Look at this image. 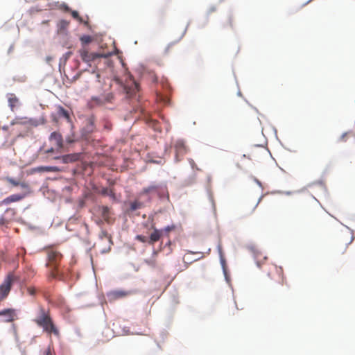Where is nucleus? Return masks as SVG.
Here are the masks:
<instances>
[{"mask_svg": "<svg viewBox=\"0 0 355 355\" xmlns=\"http://www.w3.org/2000/svg\"><path fill=\"white\" fill-rule=\"evenodd\" d=\"M0 223H1V224H2V225H3V224L6 223V220L4 219V218H3V217H2V218L0 219Z\"/></svg>", "mask_w": 355, "mask_h": 355, "instance_id": "nucleus-37", "label": "nucleus"}, {"mask_svg": "<svg viewBox=\"0 0 355 355\" xmlns=\"http://www.w3.org/2000/svg\"><path fill=\"white\" fill-rule=\"evenodd\" d=\"M174 148L175 151V159L177 162H180L187 152V147L184 141L178 140L175 142Z\"/></svg>", "mask_w": 355, "mask_h": 355, "instance_id": "nucleus-9", "label": "nucleus"}, {"mask_svg": "<svg viewBox=\"0 0 355 355\" xmlns=\"http://www.w3.org/2000/svg\"><path fill=\"white\" fill-rule=\"evenodd\" d=\"M5 214H10L12 217H13L16 214V211L13 208H8L6 210Z\"/></svg>", "mask_w": 355, "mask_h": 355, "instance_id": "nucleus-31", "label": "nucleus"}, {"mask_svg": "<svg viewBox=\"0 0 355 355\" xmlns=\"http://www.w3.org/2000/svg\"><path fill=\"white\" fill-rule=\"evenodd\" d=\"M17 279L13 272L8 273L0 285V302L4 300L9 295L12 284Z\"/></svg>", "mask_w": 355, "mask_h": 355, "instance_id": "nucleus-5", "label": "nucleus"}, {"mask_svg": "<svg viewBox=\"0 0 355 355\" xmlns=\"http://www.w3.org/2000/svg\"><path fill=\"white\" fill-rule=\"evenodd\" d=\"M36 288L33 286H29L27 288V293L28 295L31 296H35L36 294Z\"/></svg>", "mask_w": 355, "mask_h": 355, "instance_id": "nucleus-28", "label": "nucleus"}, {"mask_svg": "<svg viewBox=\"0 0 355 355\" xmlns=\"http://www.w3.org/2000/svg\"><path fill=\"white\" fill-rule=\"evenodd\" d=\"M145 261L147 264H148L150 266L155 267L156 266V260L155 259L146 260Z\"/></svg>", "mask_w": 355, "mask_h": 355, "instance_id": "nucleus-34", "label": "nucleus"}, {"mask_svg": "<svg viewBox=\"0 0 355 355\" xmlns=\"http://www.w3.org/2000/svg\"><path fill=\"white\" fill-rule=\"evenodd\" d=\"M22 189H24L26 192L25 193L28 194L30 193V188H29V185L25 182H19V185Z\"/></svg>", "mask_w": 355, "mask_h": 355, "instance_id": "nucleus-26", "label": "nucleus"}, {"mask_svg": "<svg viewBox=\"0 0 355 355\" xmlns=\"http://www.w3.org/2000/svg\"><path fill=\"white\" fill-rule=\"evenodd\" d=\"M114 96L112 92L103 94L99 96H93L88 101L87 105L90 109H94L96 107L104 106L107 103H113Z\"/></svg>", "mask_w": 355, "mask_h": 355, "instance_id": "nucleus-4", "label": "nucleus"}, {"mask_svg": "<svg viewBox=\"0 0 355 355\" xmlns=\"http://www.w3.org/2000/svg\"><path fill=\"white\" fill-rule=\"evenodd\" d=\"M132 293L133 292L131 291L114 290L109 291L107 293V297L110 302H114L115 300L126 297Z\"/></svg>", "mask_w": 355, "mask_h": 355, "instance_id": "nucleus-7", "label": "nucleus"}, {"mask_svg": "<svg viewBox=\"0 0 355 355\" xmlns=\"http://www.w3.org/2000/svg\"><path fill=\"white\" fill-rule=\"evenodd\" d=\"M33 321L47 334L60 336V331L51 318L49 309L42 306H39L37 315Z\"/></svg>", "mask_w": 355, "mask_h": 355, "instance_id": "nucleus-1", "label": "nucleus"}, {"mask_svg": "<svg viewBox=\"0 0 355 355\" xmlns=\"http://www.w3.org/2000/svg\"><path fill=\"white\" fill-rule=\"evenodd\" d=\"M49 140L51 142H54L58 149L63 148V139L60 132H53L49 137Z\"/></svg>", "mask_w": 355, "mask_h": 355, "instance_id": "nucleus-13", "label": "nucleus"}, {"mask_svg": "<svg viewBox=\"0 0 355 355\" xmlns=\"http://www.w3.org/2000/svg\"><path fill=\"white\" fill-rule=\"evenodd\" d=\"M59 168L57 166H39L34 168L36 172H58Z\"/></svg>", "mask_w": 355, "mask_h": 355, "instance_id": "nucleus-21", "label": "nucleus"}, {"mask_svg": "<svg viewBox=\"0 0 355 355\" xmlns=\"http://www.w3.org/2000/svg\"><path fill=\"white\" fill-rule=\"evenodd\" d=\"M7 96H8V105H9L11 110L13 111L15 107L19 103V99L14 94H8Z\"/></svg>", "mask_w": 355, "mask_h": 355, "instance_id": "nucleus-20", "label": "nucleus"}, {"mask_svg": "<svg viewBox=\"0 0 355 355\" xmlns=\"http://www.w3.org/2000/svg\"><path fill=\"white\" fill-rule=\"evenodd\" d=\"M8 181L11 184H12L13 186L15 187H17V186H19V182L12 179V178H8Z\"/></svg>", "mask_w": 355, "mask_h": 355, "instance_id": "nucleus-33", "label": "nucleus"}, {"mask_svg": "<svg viewBox=\"0 0 355 355\" xmlns=\"http://www.w3.org/2000/svg\"><path fill=\"white\" fill-rule=\"evenodd\" d=\"M252 250L254 254V259L257 262V265L259 268L261 267V261L266 260L267 258L263 253L255 248H252Z\"/></svg>", "mask_w": 355, "mask_h": 355, "instance_id": "nucleus-17", "label": "nucleus"}, {"mask_svg": "<svg viewBox=\"0 0 355 355\" xmlns=\"http://www.w3.org/2000/svg\"><path fill=\"white\" fill-rule=\"evenodd\" d=\"M124 90L128 98H133L139 91V85L136 82L133 81L130 86L125 85Z\"/></svg>", "mask_w": 355, "mask_h": 355, "instance_id": "nucleus-12", "label": "nucleus"}, {"mask_svg": "<svg viewBox=\"0 0 355 355\" xmlns=\"http://www.w3.org/2000/svg\"><path fill=\"white\" fill-rule=\"evenodd\" d=\"M0 317H3V321L5 322H12L17 319L16 310L11 308L0 311Z\"/></svg>", "mask_w": 355, "mask_h": 355, "instance_id": "nucleus-8", "label": "nucleus"}, {"mask_svg": "<svg viewBox=\"0 0 355 355\" xmlns=\"http://www.w3.org/2000/svg\"><path fill=\"white\" fill-rule=\"evenodd\" d=\"M53 151H54V149H53V148H49V149L46 150V153H53Z\"/></svg>", "mask_w": 355, "mask_h": 355, "instance_id": "nucleus-38", "label": "nucleus"}, {"mask_svg": "<svg viewBox=\"0 0 355 355\" xmlns=\"http://www.w3.org/2000/svg\"><path fill=\"white\" fill-rule=\"evenodd\" d=\"M112 193V191L108 189L107 188L103 189L102 190V194H103V195H111Z\"/></svg>", "mask_w": 355, "mask_h": 355, "instance_id": "nucleus-36", "label": "nucleus"}, {"mask_svg": "<svg viewBox=\"0 0 355 355\" xmlns=\"http://www.w3.org/2000/svg\"><path fill=\"white\" fill-rule=\"evenodd\" d=\"M67 142L70 144V143L73 142V140L72 139H71L70 137H68V138H67Z\"/></svg>", "mask_w": 355, "mask_h": 355, "instance_id": "nucleus-40", "label": "nucleus"}, {"mask_svg": "<svg viewBox=\"0 0 355 355\" xmlns=\"http://www.w3.org/2000/svg\"><path fill=\"white\" fill-rule=\"evenodd\" d=\"M135 239L141 243H146L148 241V239L143 235H137Z\"/></svg>", "mask_w": 355, "mask_h": 355, "instance_id": "nucleus-29", "label": "nucleus"}, {"mask_svg": "<svg viewBox=\"0 0 355 355\" xmlns=\"http://www.w3.org/2000/svg\"><path fill=\"white\" fill-rule=\"evenodd\" d=\"M57 115L59 117H63L67 120V121L71 122V117L69 113L67 110H66L62 106H58L57 107Z\"/></svg>", "mask_w": 355, "mask_h": 355, "instance_id": "nucleus-19", "label": "nucleus"}, {"mask_svg": "<svg viewBox=\"0 0 355 355\" xmlns=\"http://www.w3.org/2000/svg\"><path fill=\"white\" fill-rule=\"evenodd\" d=\"M143 207L144 204L138 200H135L130 203V210L131 211H135L142 208Z\"/></svg>", "mask_w": 355, "mask_h": 355, "instance_id": "nucleus-22", "label": "nucleus"}, {"mask_svg": "<svg viewBox=\"0 0 355 355\" xmlns=\"http://www.w3.org/2000/svg\"><path fill=\"white\" fill-rule=\"evenodd\" d=\"M44 355H53L52 349L50 347H48L44 351Z\"/></svg>", "mask_w": 355, "mask_h": 355, "instance_id": "nucleus-35", "label": "nucleus"}, {"mask_svg": "<svg viewBox=\"0 0 355 355\" xmlns=\"http://www.w3.org/2000/svg\"><path fill=\"white\" fill-rule=\"evenodd\" d=\"M164 191L158 184H152L148 187H145L140 192L139 195H147L149 193H156L159 198L162 197Z\"/></svg>", "mask_w": 355, "mask_h": 355, "instance_id": "nucleus-10", "label": "nucleus"}, {"mask_svg": "<svg viewBox=\"0 0 355 355\" xmlns=\"http://www.w3.org/2000/svg\"><path fill=\"white\" fill-rule=\"evenodd\" d=\"M189 163L191 164V166H192L193 168H194V166H195V165H196V164H195V163H194V161H193V159H190V160H189Z\"/></svg>", "mask_w": 355, "mask_h": 355, "instance_id": "nucleus-39", "label": "nucleus"}, {"mask_svg": "<svg viewBox=\"0 0 355 355\" xmlns=\"http://www.w3.org/2000/svg\"><path fill=\"white\" fill-rule=\"evenodd\" d=\"M258 204H259V201L257 202L254 205H252V206H250V207H248L246 206V207H245L246 214H252V212H254V211L256 209V207H257Z\"/></svg>", "mask_w": 355, "mask_h": 355, "instance_id": "nucleus-25", "label": "nucleus"}, {"mask_svg": "<svg viewBox=\"0 0 355 355\" xmlns=\"http://www.w3.org/2000/svg\"><path fill=\"white\" fill-rule=\"evenodd\" d=\"M263 271L266 272L268 277L279 284L284 285L286 284L284 276V271L282 267L277 266L273 263H266Z\"/></svg>", "mask_w": 355, "mask_h": 355, "instance_id": "nucleus-3", "label": "nucleus"}, {"mask_svg": "<svg viewBox=\"0 0 355 355\" xmlns=\"http://www.w3.org/2000/svg\"><path fill=\"white\" fill-rule=\"evenodd\" d=\"M80 40L83 44H87L92 41V37L89 35H83Z\"/></svg>", "mask_w": 355, "mask_h": 355, "instance_id": "nucleus-23", "label": "nucleus"}, {"mask_svg": "<svg viewBox=\"0 0 355 355\" xmlns=\"http://www.w3.org/2000/svg\"><path fill=\"white\" fill-rule=\"evenodd\" d=\"M26 196V193H18L10 195L0 202V206L8 205L12 202H19L24 199Z\"/></svg>", "mask_w": 355, "mask_h": 355, "instance_id": "nucleus-11", "label": "nucleus"}, {"mask_svg": "<svg viewBox=\"0 0 355 355\" xmlns=\"http://www.w3.org/2000/svg\"><path fill=\"white\" fill-rule=\"evenodd\" d=\"M79 55L83 62L91 65L92 62L101 58H107L110 53H98L89 52L86 47H83L78 51Z\"/></svg>", "mask_w": 355, "mask_h": 355, "instance_id": "nucleus-6", "label": "nucleus"}, {"mask_svg": "<svg viewBox=\"0 0 355 355\" xmlns=\"http://www.w3.org/2000/svg\"><path fill=\"white\" fill-rule=\"evenodd\" d=\"M175 229V225H168L166 227H164L163 230H161L160 231H162V234H165L167 236H168V233Z\"/></svg>", "mask_w": 355, "mask_h": 355, "instance_id": "nucleus-24", "label": "nucleus"}, {"mask_svg": "<svg viewBox=\"0 0 355 355\" xmlns=\"http://www.w3.org/2000/svg\"><path fill=\"white\" fill-rule=\"evenodd\" d=\"M200 254V252H193L191 251H189L184 257V261H186V260L190 261V259L189 258V255L191 254Z\"/></svg>", "mask_w": 355, "mask_h": 355, "instance_id": "nucleus-32", "label": "nucleus"}, {"mask_svg": "<svg viewBox=\"0 0 355 355\" xmlns=\"http://www.w3.org/2000/svg\"><path fill=\"white\" fill-rule=\"evenodd\" d=\"M105 128H108V129H110V127H108V125H106Z\"/></svg>", "mask_w": 355, "mask_h": 355, "instance_id": "nucleus-42", "label": "nucleus"}, {"mask_svg": "<svg viewBox=\"0 0 355 355\" xmlns=\"http://www.w3.org/2000/svg\"><path fill=\"white\" fill-rule=\"evenodd\" d=\"M55 159H60L62 163L67 164L76 161L78 159V156L76 154H69L63 156L55 157Z\"/></svg>", "mask_w": 355, "mask_h": 355, "instance_id": "nucleus-15", "label": "nucleus"}, {"mask_svg": "<svg viewBox=\"0 0 355 355\" xmlns=\"http://www.w3.org/2000/svg\"><path fill=\"white\" fill-rule=\"evenodd\" d=\"M12 125L15 124H20V125H31L37 126V122L31 119L25 118H16L14 121L11 122Z\"/></svg>", "mask_w": 355, "mask_h": 355, "instance_id": "nucleus-14", "label": "nucleus"}, {"mask_svg": "<svg viewBox=\"0 0 355 355\" xmlns=\"http://www.w3.org/2000/svg\"><path fill=\"white\" fill-rule=\"evenodd\" d=\"M229 24H230V26H232V20H231V19H229Z\"/></svg>", "mask_w": 355, "mask_h": 355, "instance_id": "nucleus-41", "label": "nucleus"}, {"mask_svg": "<svg viewBox=\"0 0 355 355\" xmlns=\"http://www.w3.org/2000/svg\"><path fill=\"white\" fill-rule=\"evenodd\" d=\"M101 216L105 221L110 223V209L107 206H103L100 208Z\"/></svg>", "mask_w": 355, "mask_h": 355, "instance_id": "nucleus-18", "label": "nucleus"}, {"mask_svg": "<svg viewBox=\"0 0 355 355\" xmlns=\"http://www.w3.org/2000/svg\"><path fill=\"white\" fill-rule=\"evenodd\" d=\"M162 235V231L155 229L154 231L150 234L148 243L150 245H153L155 242L160 239Z\"/></svg>", "mask_w": 355, "mask_h": 355, "instance_id": "nucleus-16", "label": "nucleus"}, {"mask_svg": "<svg viewBox=\"0 0 355 355\" xmlns=\"http://www.w3.org/2000/svg\"><path fill=\"white\" fill-rule=\"evenodd\" d=\"M71 15H72V17H73L74 19H77V20H78V21H79L80 23L83 22V20L82 17L79 16V14H78V12L77 11H76V10H73V11L71 12Z\"/></svg>", "mask_w": 355, "mask_h": 355, "instance_id": "nucleus-27", "label": "nucleus"}, {"mask_svg": "<svg viewBox=\"0 0 355 355\" xmlns=\"http://www.w3.org/2000/svg\"><path fill=\"white\" fill-rule=\"evenodd\" d=\"M46 253L47 256L46 266L50 269V276L52 278H55L58 273V267L62 259V254L53 248L46 249Z\"/></svg>", "mask_w": 355, "mask_h": 355, "instance_id": "nucleus-2", "label": "nucleus"}, {"mask_svg": "<svg viewBox=\"0 0 355 355\" xmlns=\"http://www.w3.org/2000/svg\"><path fill=\"white\" fill-rule=\"evenodd\" d=\"M69 24V22L67 21V20H60V23H59V25L60 26L61 28H66L67 27H68Z\"/></svg>", "mask_w": 355, "mask_h": 355, "instance_id": "nucleus-30", "label": "nucleus"}]
</instances>
